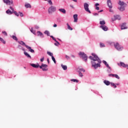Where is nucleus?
<instances>
[{
	"label": "nucleus",
	"instance_id": "39448f33",
	"mask_svg": "<svg viewBox=\"0 0 128 128\" xmlns=\"http://www.w3.org/2000/svg\"><path fill=\"white\" fill-rule=\"evenodd\" d=\"M40 68H41L43 72H46L48 70V65L46 64H42V66H39Z\"/></svg>",
	"mask_w": 128,
	"mask_h": 128
},
{
	"label": "nucleus",
	"instance_id": "72a5a7b5",
	"mask_svg": "<svg viewBox=\"0 0 128 128\" xmlns=\"http://www.w3.org/2000/svg\"><path fill=\"white\" fill-rule=\"evenodd\" d=\"M0 40L2 42H3V44H6V41H4V39H2V38H0Z\"/></svg>",
	"mask_w": 128,
	"mask_h": 128
},
{
	"label": "nucleus",
	"instance_id": "c03bdc74",
	"mask_svg": "<svg viewBox=\"0 0 128 128\" xmlns=\"http://www.w3.org/2000/svg\"><path fill=\"white\" fill-rule=\"evenodd\" d=\"M66 60H70V58L69 56H68V55H66Z\"/></svg>",
	"mask_w": 128,
	"mask_h": 128
},
{
	"label": "nucleus",
	"instance_id": "f704fd0d",
	"mask_svg": "<svg viewBox=\"0 0 128 128\" xmlns=\"http://www.w3.org/2000/svg\"><path fill=\"white\" fill-rule=\"evenodd\" d=\"M110 84L112 86H114V88H116V85L114 83L111 82Z\"/></svg>",
	"mask_w": 128,
	"mask_h": 128
},
{
	"label": "nucleus",
	"instance_id": "774afa93",
	"mask_svg": "<svg viewBox=\"0 0 128 128\" xmlns=\"http://www.w3.org/2000/svg\"><path fill=\"white\" fill-rule=\"evenodd\" d=\"M127 3L128 4V2H127Z\"/></svg>",
	"mask_w": 128,
	"mask_h": 128
},
{
	"label": "nucleus",
	"instance_id": "4c0bfd02",
	"mask_svg": "<svg viewBox=\"0 0 128 128\" xmlns=\"http://www.w3.org/2000/svg\"><path fill=\"white\" fill-rule=\"evenodd\" d=\"M100 48H104V43L100 42Z\"/></svg>",
	"mask_w": 128,
	"mask_h": 128
},
{
	"label": "nucleus",
	"instance_id": "603ef678",
	"mask_svg": "<svg viewBox=\"0 0 128 128\" xmlns=\"http://www.w3.org/2000/svg\"><path fill=\"white\" fill-rule=\"evenodd\" d=\"M50 38H52L53 40H54V39L55 38L54 36H50Z\"/></svg>",
	"mask_w": 128,
	"mask_h": 128
},
{
	"label": "nucleus",
	"instance_id": "f03ea898",
	"mask_svg": "<svg viewBox=\"0 0 128 128\" xmlns=\"http://www.w3.org/2000/svg\"><path fill=\"white\" fill-rule=\"evenodd\" d=\"M79 56H80V58H82L84 62H88V56H86L84 52H80Z\"/></svg>",
	"mask_w": 128,
	"mask_h": 128
},
{
	"label": "nucleus",
	"instance_id": "9d476101",
	"mask_svg": "<svg viewBox=\"0 0 128 128\" xmlns=\"http://www.w3.org/2000/svg\"><path fill=\"white\" fill-rule=\"evenodd\" d=\"M107 4L110 8H112V1L110 0H107Z\"/></svg>",
	"mask_w": 128,
	"mask_h": 128
},
{
	"label": "nucleus",
	"instance_id": "680f3d73",
	"mask_svg": "<svg viewBox=\"0 0 128 128\" xmlns=\"http://www.w3.org/2000/svg\"><path fill=\"white\" fill-rule=\"evenodd\" d=\"M72 58H75L74 56V55H72Z\"/></svg>",
	"mask_w": 128,
	"mask_h": 128
},
{
	"label": "nucleus",
	"instance_id": "49530a36",
	"mask_svg": "<svg viewBox=\"0 0 128 128\" xmlns=\"http://www.w3.org/2000/svg\"><path fill=\"white\" fill-rule=\"evenodd\" d=\"M48 2H49L50 4H51V5L52 4V2L51 0H49L48 1Z\"/></svg>",
	"mask_w": 128,
	"mask_h": 128
},
{
	"label": "nucleus",
	"instance_id": "338daca9",
	"mask_svg": "<svg viewBox=\"0 0 128 128\" xmlns=\"http://www.w3.org/2000/svg\"><path fill=\"white\" fill-rule=\"evenodd\" d=\"M22 50H24V49H22Z\"/></svg>",
	"mask_w": 128,
	"mask_h": 128
},
{
	"label": "nucleus",
	"instance_id": "8fccbe9b",
	"mask_svg": "<svg viewBox=\"0 0 128 128\" xmlns=\"http://www.w3.org/2000/svg\"><path fill=\"white\" fill-rule=\"evenodd\" d=\"M30 32H32V34H34V30L32 29V28H31Z\"/></svg>",
	"mask_w": 128,
	"mask_h": 128
},
{
	"label": "nucleus",
	"instance_id": "bf43d9fd",
	"mask_svg": "<svg viewBox=\"0 0 128 128\" xmlns=\"http://www.w3.org/2000/svg\"><path fill=\"white\" fill-rule=\"evenodd\" d=\"M110 12H112V9H110Z\"/></svg>",
	"mask_w": 128,
	"mask_h": 128
},
{
	"label": "nucleus",
	"instance_id": "2f4dec72",
	"mask_svg": "<svg viewBox=\"0 0 128 128\" xmlns=\"http://www.w3.org/2000/svg\"><path fill=\"white\" fill-rule=\"evenodd\" d=\"M118 8L120 10V12H124V7L121 6L120 8Z\"/></svg>",
	"mask_w": 128,
	"mask_h": 128
},
{
	"label": "nucleus",
	"instance_id": "864d4df0",
	"mask_svg": "<svg viewBox=\"0 0 128 128\" xmlns=\"http://www.w3.org/2000/svg\"><path fill=\"white\" fill-rule=\"evenodd\" d=\"M58 42L54 43V46H58Z\"/></svg>",
	"mask_w": 128,
	"mask_h": 128
},
{
	"label": "nucleus",
	"instance_id": "5701e85b",
	"mask_svg": "<svg viewBox=\"0 0 128 128\" xmlns=\"http://www.w3.org/2000/svg\"><path fill=\"white\" fill-rule=\"evenodd\" d=\"M18 44H21V46H27L26 44V43H24V42L23 41H18Z\"/></svg>",
	"mask_w": 128,
	"mask_h": 128
},
{
	"label": "nucleus",
	"instance_id": "f3484780",
	"mask_svg": "<svg viewBox=\"0 0 128 128\" xmlns=\"http://www.w3.org/2000/svg\"><path fill=\"white\" fill-rule=\"evenodd\" d=\"M59 12H62V14H66V11L64 8H60L58 9Z\"/></svg>",
	"mask_w": 128,
	"mask_h": 128
},
{
	"label": "nucleus",
	"instance_id": "dca6fc26",
	"mask_svg": "<svg viewBox=\"0 0 128 128\" xmlns=\"http://www.w3.org/2000/svg\"><path fill=\"white\" fill-rule=\"evenodd\" d=\"M120 66H122L123 68H126V66H128V64H125L124 62H120Z\"/></svg>",
	"mask_w": 128,
	"mask_h": 128
},
{
	"label": "nucleus",
	"instance_id": "e2e57ef3",
	"mask_svg": "<svg viewBox=\"0 0 128 128\" xmlns=\"http://www.w3.org/2000/svg\"><path fill=\"white\" fill-rule=\"evenodd\" d=\"M116 86H120V84H116Z\"/></svg>",
	"mask_w": 128,
	"mask_h": 128
},
{
	"label": "nucleus",
	"instance_id": "f8f14e48",
	"mask_svg": "<svg viewBox=\"0 0 128 128\" xmlns=\"http://www.w3.org/2000/svg\"><path fill=\"white\" fill-rule=\"evenodd\" d=\"M108 76H112V78H116L118 80H120V76L116 74H110Z\"/></svg>",
	"mask_w": 128,
	"mask_h": 128
},
{
	"label": "nucleus",
	"instance_id": "bb28decb",
	"mask_svg": "<svg viewBox=\"0 0 128 128\" xmlns=\"http://www.w3.org/2000/svg\"><path fill=\"white\" fill-rule=\"evenodd\" d=\"M25 7L26 8H32V6H30V4H25Z\"/></svg>",
	"mask_w": 128,
	"mask_h": 128
},
{
	"label": "nucleus",
	"instance_id": "0eeeda50",
	"mask_svg": "<svg viewBox=\"0 0 128 128\" xmlns=\"http://www.w3.org/2000/svg\"><path fill=\"white\" fill-rule=\"evenodd\" d=\"M112 20L113 21L116 20H120V16L118 15L114 16V18H112Z\"/></svg>",
	"mask_w": 128,
	"mask_h": 128
},
{
	"label": "nucleus",
	"instance_id": "20e7f679",
	"mask_svg": "<svg viewBox=\"0 0 128 128\" xmlns=\"http://www.w3.org/2000/svg\"><path fill=\"white\" fill-rule=\"evenodd\" d=\"M56 10V8L55 6H51L48 10V12L50 14H52V12H54Z\"/></svg>",
	"mask_w": 128,
	"mask_h": 128
},
{
	"label": "nucleus",
	"instance_id": "2eb2a0df",
	"mask_svg": "<svg viewBox=\"0 0 128 128\" xmlns=\"http://www.w3.org/2000/svg\"><path fill=\"white\" fill-rule=\"evenodd\" d=\"M74 22H78V14L74 15Z\"/></svg>",
	"mask_w": 128,
	"mask_h": 128
},
{
	"label": "nucleus",
	"instance_id": "9b49d317",
	"mask_svg": "<svg viewBox=\"0 0 128 128\" xmlns=\"http://www.w3.org/2000/svg\"><path fill=\"white\" fill-rule=\"evenodd\" d=\"M26 48L30 52H32V54L34 52V49H32V47L29 46H26Z\"/></svg>",
	"mask_w": 128,
	"mask_h": 128
},
{
	"label": "nucleus",
	"instance_id": "1a4fd4ad",
	"mask_svg": "<svg viewBox=\"0 0 128 128\" xmlns=\"http://www.w3.org/2000/svg\"><path fill=\"white\" fill-rule=\"evenodd\" d=\"M100 28H102L104 32H106L108 30V28L104 25H102L100 26Z\"/></svg>",
	"mask_w": 128,
	"mask_h": 128
},
{
	"label": "nucleus",
	"instance_id": "b1692460",
	"mask_svg": "<svg viewBox=\"0 0 128 128\" xmlns=\"http://www.w3.org/2000/svg\"><path fill=\"white\" fill-rule=\"evenodd\" d=\"M61 66L63 68V70H68V66H66V65L62 64Z\"/></svg>",
	"mask_w": 128,
	"mask_h": 128
},
{
	"label": "nucleus",
	"instance_id": "a211bd4d",
	"mask_svg": "<svg viewBox=\"0 0 128 128\" xmlns=\"http://www.w3.org/2000/svg\"><path fill=\"white\" fill-rule=\"evenodd\" d=\"M37 34H38V36H40V38H44V34H42V32L40 31H38Z\"/></svg>",
	"mask_w": 128,
	"mask_h": 128
},
{
	"label": "nucleus",
	"instance_id": "a878e982",
	"mask_svg": "<svg viewBox=\"0 0 128 128\" xmlns=\"http://www.w3.org/2000/svg\"><path fill=\"white\" fill-rule=\"evenodd\" d=\"M6 14H14V12L10 11V10H8L6 11Z\"/></svg>",
	"mask_w": 128,
	"mask_h": 128
},
{
	"label": "nucleus",
	"instance_id": "6ab92c4d",
	"mask_svg": "<svg viewBox=\"0 0 128 128\" xmlns=\"http://www.w3.org/2000/svg\"><path fill=\"white\" fill-rule=\"evenodd\" d=\"M104 84H106V86H110V84H111L110 82V81L106 80H104Z\"/></svg>",
	"mask_w": 128,
	"mask_h": 128
},
{
	"label": "nucleus",
	"instance_id": "393cba45",
	"mask_svg": "<svg viewBox=\"0 0 128 128\" xmlns=\"http://www.w3.org/2000/svg\"><path fill=\"white\" fill-rule=\"evenodd\" d=\"M100 24L101 26H104V24H106V21H104V20H103L102 21H100Z\"/></svg>",
	"mask_w": 128,
	"mask_h": 128
},
{
	"label": "nucleus",
	"instance_id": "79ce46f5",
	"mask_svg": "<svg viewBox=\"0 0 128 128\" xmlns=\"http://www.w3.org/2000/svg\"><path fill=\"white\" fill-rule=\"evenodd\" d=\"M40 62H44V57H42L40 60Z\"/></svg>",
	"mask_w": 128,
	"mask_h": 128
},
{
	"label": "nucleus",
	"instance_id": "a19ab883",
	"mask_svg": "<svg viewBox=\"0 0 128 128\" xmlns=\"http://www.w3.org/2000/svg\"><path fill=\"white\" fill-rule=\"evenodd\" d=\"M78 72H79V76H84V75L82 74V72H80L79 70H78Z\"/></svg>",
	"mask_w": 128,
	"mask_h": 128
},
{
	"label": "nucleus",
	"instance_id": "473e14b6",
	"mask_svg": "<svg viewBox=\"0 0 128 128\" xmlns=\"http://www.w3.org/2000/svg\"><path fill=\"white\" fill-rule=\"evenodd\" d=\"M13 14H14L15 16H20V14H18V12H13Z\"/></svg>",
	"mask_w": 128,
	"mask_h": 128
},
{
	"label": "nucleus",
	"instance_id": "ddd939ff",
	"mask_svg": "<svg viewBox=\"0 0 128 128\" xmlns=\"http://www.w3.org/2000/svg\"><path fill=\"white\" fill-rule=\"evenodd\" d=\"M128 27H126V24L123 23L121 26V30H126Z\"/></svg>",
	"mask_w": 128,
	"mask_h": 128
},
{
	"label": "nucleus",
	"instance_id": "ea45409f",
	"mask_svg": "<svg viewBox=\"0 0 128 128\" xmlns=\"http://www.w3.org/2000/svg\"><path fill=\"white\" fill-rule=\"evenodd\" d=\"M18 14H20V16H24V14H22V12H19Z\"/></svg>",
	"mask_w": 128,
	"mask_h": 128
},
{
	"label": "nucleus",
	"instance_id": "f257e3e1",
	"mask_svg": "<svg viewBox=\"0 0 128 128\" xmlns=\"http://www.w3.org/2000/svg\"><path fill=\"white\" fill-rule=\"evenodd\" d=\"M92 56H90V58L92 60L91 62L92 64V66L95 68H100V64H102V60L98 58V56L94 53H92Z\"/></svg>",
	"mask_w": 128,
	"mask_h": 128
},
{
	"label": "nucleus",
	"instance_id": "6e6d98bb",
	"mask_svg": "<svg viewBox=\"0 0 128 128\" xmlns=\"http://www.w3.org/2000/svg\"><path fill=\"white\" fill-rule=\"evenodd\" d=\"M47 62H48V64H50V59L49 58L47 59Z\"/></svg>",
	"mask_w": 128,
	"mask_h": 128
},
{
	"label": "nucleus",
	"instance_id": "09e8293b",
	"mask_svg": "<svg viewBox=\"0 0 128 128\" xmlns=\"http://www.w3.org/2000/svg\"><path fill=\"white\" fill-rule=\"evenodd\" d=\"M96 10H100V7L96 6Z\"/></svg>",
	"mask_w": 128,
	"mask_h": 128
},
{
	"label": "nucleus",
	"instance_id": "de8ad7c7",
	"mask_svg": "<svg viewBox=\"0 0 128 128\" xmlns=\"http://www.w3.org/2000/svg\"><path fill=\"white\" fill-rule=\"evenodd\" d=\"M10 8L11 10H12V12H14V10L12 8V7L10 6Z\"/></svg>",
	"mask_w": 128,
	"mask_h": 128
},
{
	"label": "nucleus",
	"instance_id": "a18cd8bd",
	"mask_svg": "<svg viewBox=\"0 0 128 128\" xmlns=\"http://www.w3.org/2000/svg\"><path fill=\"white\" fill-rule=\"evenodd\" d=\"M81 72H84L85 70L84 69V68H79Z\"/></svg>",
	"mask_w": 128,
	"mask_h": 128
},
{
	"label": "nucleus",
	"instance_id": "13d9d810",
	"mask_svg": "<svg viewBox=\"0 0 128 128\" xmlns=\"http://www.w3.org/2000/svg\"><path fill=\"white\" fill-rule=\"evenodd\" d=\"M104 12V10H101L99 12Z\"/></svg>",
	"mask_w": 128,
	"mask_h": 128
},
{
	"label": "nucleus",
	"instance_id": "6e6552de",
	"mask_svg": "<svg viewBox=\"0 0 128 128\" xmlns=\"http://www.w3.org/2000/svg\"><path fill=\"white\" fill-rule=\"evenodd\" d=\"M4 2V4H12V0H3Z\"/></svg>",
	"mask_w": 128,
	"mask_h": 128
},
{
	"label": "nucleus",
	"instance_id": "423d86ee",
	"mask_svg": "<svg viewBox=\"0 0 128 128\" xmlns=\"http://www.w3.org/2000/svg\"><path fill=\"white\" fill-rule=\"evenodd\" d=\"M89 5L88 3H84V8L86 12H89V14H91L90 10V9L88 8Z\"/></svg>",
	"mask_w": 128,
	"mask_h": 128
},
{
	"label": "nucleus",
	"instance_id": "3c124183",
	"mask_svg": "<svg viewBox=\"0 0 128 128\" xmlns=\"http://www.w3.org/2000/svg\"><path fill=\"white\" fill-rule=\"evenodd\" d=\"M53 26L54 28H56V26H58V25H56V24H54Z\"/></svg>",
	"mask_w": 128,
	"mask_h": 128
},
{
	"label": "nucleus",
	"instance_id": "4468645a",
	"mask_svg": "<svg viewBox=\"0 0 128 128\" xmlns=\"http://www.w3.org/2000/svg\"><path fill=\"white\" fill-rule=\"evenodd\" d=\"M118 4L120 6H126V4L124 3V2L121 0L119 1Z\"/></svg>",
	"mask_w": 128,
	"mask_h": 128
},
{
	"label": "nucleus",
	"instance_id": "cd10ccee",
	"mask_svg": "<svg viewBox=\"0 0 128 128\" xmlns=\"http://www.w3.org/2000/svg\"><path fill=\"white\" fill-rule=\"evenodd\" d=\"M71 82H78V80H76V79H71L70 80Z\"/></svg>",
	"mask_w": 128,
	"mask_h": 128
},
{
	"label": "nucleus",
	"instance_id": "7c9ffc66",
	"mask_svg": "<svg viewBox=\"0 0 128 128\" xmlns=\"http://www.w3.org/2000/svg\"><path fill=\"white\" fill-rule=\"evenodd\" d=\"M52 60H53L54 62V64H56V58H54V56H52Z\"/></svg>",
	"mask_w": 128,
	"mask_h": 128
},
{
	"label": "nucleus",
	"instance_id": "c85d7f7f",
	"mask_svg": "<svg viewBox=\"0 0 128 128\" xmlns=\"http://www.w3.org/2000/svg\"><path fill=\"white\" fill-rule=\"evenodd\" d=\"M66 24L68 26V30H72V27H70V24H68V23Z\"/></svg>",
	"mask_w": 128,
	"mask_h": 128
},
{
	"label": "nucleus",
	"instance_id": "4d7b16f0",
	"mask_svg": "<svg viewBox=\"0 0 128 128\" xmlns=\"http://www.w3.org/2000/svg\"><path fill=\"white\" fill-rule=\"evenodd\" d=\"M94 16H98V14L95 13L94 14Z\"/></svg>",
	"mask_w": 128,
	"mask_h": 128
},
{
	"label": "nucleus",
	"instance_id": "412c9836",
	"mask_svg": "<svg viewBox=\"0 0 128 128\" xmlns=\"http://www.w3.org/2000/svg\"><path fill=\"white\" fill-rule=\"evenodd\" d=\"M24 54H25L27 58H32V56H31L30 55V54H28V52H24Z\"/></svg>",
	"mask_w": 128,
	"mask_h": 128
},
{
	"label": "nucleus",
	"instance_id": "c756f323",
	"mask_svg": "<svg viewBox=\"0 0 128 128\" xmlns=\"http://www.w3.org/2000/svg\"><path fill=\"white\" fill-rule=\"evenodd\" d=\"M44 34H46L48 36H50V32L48 30H46L44 32Z\"/></svg>",
	"mask_w": 128,
	"mask_h": 128
},
{
	"label": "nucleus",
	"instance_id": "c9c22d12",
	"mask_svg": "<svg viewBox=\"0 0 128 128\" xmlns=\"http://www.w3.org/2000/svg\"><path fill=\"white\" fill-rule=\"evenodd\" d=\"M47 54H48V56H53L52 53V52H48Z\"/></svg>",
	"mask_w": 128,
	"mask_h": 128
},
{
	"label": "nucleus",
	"instance_id": "aec40b11",
	"mask_svg": "<svg viewBox=\"0 0 128 128\" xmlns=\"http://www.w3.org/2000/svg\"><path fill=\"white\" fill-rule=\"evenodd\" d=\"M30 66H32L33 68H38V66L40 67L39 64H31Z\"/></svg>",
	"mask_w": 128,
	"mask_h": 128
},
{
	"label": "nucleus",
	"instance_id": "69168bd1",
	"mask_svg": "<svg viewBox=\"0 0 128 128\" xmlns=\"http://www.w3.org/2000/svg\"><path fill=\"white\" fill-rule=\"evenodd\" d=\"M20 46L18 45V48H20Z\"/></svg>",
	"mask_w": 128,
	"mask_h": 128
},
{
	"label": "nucleus",
	"instance_id": "4be33fe9",
	"mask_svg": "<svg viewBox=\"0 0 128 128\" xmlns=\"http://www.w3.org/2000/svg\"><path fill=\"white\" fill-rule=\"evenodd\" d=\"M102 62L105 64V66H106L107 68H110V66H108V64L106 60H103Z\"/></svg>",
	"mask_w": 128,
	"mask_h": 128
},
{
	"label": "nucleus",
	"instance_id": "0e129e2a",
	"mask_svg": "<svg viewBox=\"0 0 128 128\" xmlns=\"http://www.w3.org/2000/svg\"><path fill=\"white\" fill-rule=\"evenodd\" d=\"M126 68H128V65H127V66H126Z\"/></svg>",
	"mask_w": 128,
	"mask_h": 128
},
{
	"label": "nucleus",
	"instance_id": "37998d69",
	"mask_svg": "<svg viewBox=\"0 0 128 128\" xmlns=\"http://www.w3.org/2000/svg\"><path fill=\"white\" fill-rule=\"evenodd\" d=\"M53 40H54V42H57L58 44H59V45L60 44V42L56 40V38H55Z\"/></svg>",
	"mask_w": 128,
	"mask_h": 128
},
{
	"label": "nucleus",
	"instance_id": "7ed1b4c3",
	"mask_svg": "<svg viewBox=\"0 0 128 128\" xmlns=\"http://www.w3.org/2000/svg\"><path fill=\"white\" fill-rule=\"evenodd\" d=\"M114 46L117 50H124V47L120 45V44L116 42L115 44H114Z\"/></svg>",
	"mask_w": 128,
	"mask_h": 128
},
{
	"label": "nucleus",
	"instance_id": "58836bf2",
	"mask_svg": "<svg viewBox=\"0 0 128 128\" xmlns=\"http://www.w3.org/2000/svg\"><path fill=\"white\" fill-rule=\"evenodd\" d=\"M2 34H3L5 35L6 36H8V33H6V31L2 32Z\"/></svg>",
	"mask_w": 128,
	"mask_h": 128
},
{
	"label": "nucleus",
	"instance_id": "e433bc0d",
	"mask_svg": "<svg viewBox=\"0 0 128 128\" xmlns=\"http://www.w3.org/2000/svg\"><path fill=\"white\" fill-rule=\"evenodd\" d=\"M12 38L13 40H18V38H16V36H12Z\"/></svg>",
	"mask_w": 128,
	"mask_h": 128
},
{
	"label": "nucleus",
	"instance_id": "052dcab7",
	"mask_svg": "<svg viewBox=\"0 0 128 128\" xmlns=\"http://www.w3.org/2000/svg\"><path fill=\"white\" fill-rule=\"evenodd\" d=\"M73 2H76L77 0H72Z\"/></svg>",
	"mask_w": 128,
	"mask_h": 128
},
{
	"label": "nucleus",
	"instance_id": "5fc2aeb1",
	"mask_svg": "<svg viewBox=\"0 0 128 128\" xmlns=\"http://www.w3.org/2000/svg\"><path fill=\"white\" fill-rule=\"evenodd\" d=\"M100 6V4L98 3L96 4V6Z\"/></svg>",
	"mask_w": 128,
	"mask_h": 128
}]
</instances>
